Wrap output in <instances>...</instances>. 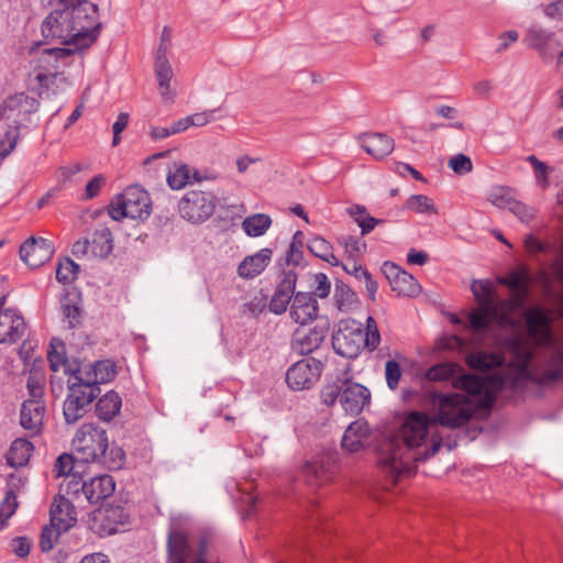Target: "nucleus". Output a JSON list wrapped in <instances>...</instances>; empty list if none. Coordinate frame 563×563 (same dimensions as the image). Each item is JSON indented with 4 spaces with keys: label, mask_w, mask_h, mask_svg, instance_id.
I'll list each match as a JSON object with an SVG mask.
<instances>
[{
    "label": "nucleus",
    "mask_w": 563,
    "mask_h": 563,
    "mask_svg": "<svg viewBox=\"0 0 563 563\" xmlns=\"http://www.w3.org/2000/svg\"><path fill=\"white\" fill-rule=\"evenodd\" d=\"M462 367L452 362L439 363L426 372L430 382L452 379L455 388L467 395L432 393L431 400L438 409L435 417L411 412L401 427L399 434L384 440L378 446V463L396 483L402 476L417 470V462L433 456L442 445L438 427L460 428L475 413V407L490 408L494 404L489 382L478 375L461 374Z\"/></svg>",
    "instance_id": "nucleus-1"
},
{
    "label": "nucleus",
    "mask_w": 563,
    "mask_h": 563,
    "mask_svg": "<svg viewBox=\"0 0 563 563\" xmlns=\"http://www.w3.org/2000/svg\"><path fill=\"white\" fill-rule=\"evenodd\" d=\"M62 9L53 10L42 23L45 40L58 41L80 51L91 46L99 35L98 7L87 0H59Z\"/></svg>",
    "instance_id": "nucleus-2"
},
{
    "label": "nucleus",
    "mask_w": 563,
    "mask_h": 563,
    "mask_svg": "<svg viewBox=\"0 0 563 563\" xmlns=\"http://www.w3.org/2000/svg\"><path fill=\"white\" fill-rule=\"evenodd\" d=\"M320 400L327 407L340 404L345 413L357 416L369 408L372 393L353 378L350 366H346L325 382L320 390Z\"/></svg>",
    "instance_id": "nucleus-3"
},
{
    "label": "nucleus",
    "mask_w": 563,
    "mask_h": 563,
    "mask_svg": "<svg viewBox=\"0 0 563 563\" xmlns=\"http://www.w3.org/2000/svg\"><path fill=\"white\" fill-rule=\"evenodd\" d=\"M511 347L519 363L520 374L527 380L540 386H548L563 377V349L550 357L549 365L551 368L533 371L530 368V363L534 356L533 349L527 345L520 336L512 339Z\"/></svg>",
    "instance_id": "nucleus-4"
},
{
    "label": "nucleus",
    "mask_w": 563,
    "mask_h": 563,
    "mask_svg": "<svg viewBox=\"0 0 563 563\" xmlns=\"http://www.w3.org/2000/svg\"><path fill=\"white\" fill-rule=\"evenodd\" d=\"M100 391V387L85 380L80 368L73 371L68 380V394L63 405L66 423L74 424L80 420L90 410Z\"/></svg>",
    "instance_id": "nucleus-5"
},
{
    "label": "nucleus",
    "mask_w": 563,
    "mask_h": 563,
    "mask_svg": "<svg viewBox=\"0 0 563 563\" xmlns=\"http://www.w3.org/2000/svg\"><path fill=\"white\" fill-rule=\"evenodd\" d=\"M73 446L82 463L97 464L109 449L108 433L97 423H84L73 439Z\"/></svg>",
    "instance_id": "nucleus-6"
},
{
    "label": "nucleus",
    "mask_w": 563,
    "mask_h": 563,
    "mask_svg": "<svg viewBox=\"0 0 563 563\" xmlns=\"http://www.w3.org/2000/svg\"><path fill=\"white\" fill-rule=\"evenodd\" d=\"M108 213L114 221L123 218L145 220L151 214L150 196L141 186H129L117 197V202L108 206Z\"/></svg>",
    "instance_id": "nucleus-7"
},
{
    "label": "nucleus",
    "mask_w": 563,
    "mask_h": 563,
    "mask_svg": "<svg viewBox=\"0 0 563 563\" xmlns=\"http://www.w3.org/2000/svg\"><path fill=\"white\" fill-rule=\"evenodd\" d=\"M216 206L217 197L212 192L190 190L178 201V212L184 220L200 224L212 217Z\"/></svg>",
    "instance_id": "nucleus-8"
},
{
    "label": "nucleus",
    "mask_w": 563,
    "mask_h": 563,
    "mask_svg": "<svg viewBox=\"0 0 563 563\" xmlns=\"http://www.w3.org/2000/svg\"><path fill=\"white\" fill-rule=\"evenodd\" d=\"M40 108V102L34 97L24 92L8 97L0 106V121H5L9 129L14 131L31 122V115Z\"/></svg>",
    "instance_id": "nucleus-9"
},
{
    "label": "nucleus",
    "mask_w": 563,
    "mask_h": 563,
    "mask_svg": "<svg viewBox=\"0 0 563 563\" xmlns=\"http://www.w3.org/2000/svg\"><path fill=\"white\" fill-rule=\"evenodd\" d=\"M332 347L336 354L343 357L358 356L364 347L362 324L341 322L332 334Z\"/></svg>",
    "instance_id": "nucleus-10"
},
{
    "label": "nucleus",
    "mask_w": 563,
    "mask_h": 563,
    "mask_svg": "<svg viewBox=\"0 0 563 563\" xmlns=\"http://www.w3.org/2000/svg\"><path fill=\"white\" fill-rule=\"evenodd\" d=\"M207 547V539L201 538L192 563H209L206 560ZM190 551L188 537L177 529H170L167 536V563H187Z\"/></svg>",
    "instance_id": "nucleus-11"
},
{
    "label": "nucleus",
    "mask_w": 563,
    "mask_h": 563,
    "mask_svg": "<svg viewBox=\"0 0 563 563\" xmlns=\"http://www.w3.org/2000/svg\"><path fill=\"white\" fill-rule=\"evenodd\" d=\"M323 362L314 358H302L292 364L286 373V383L294 390L309 389L320 377Z\"/></svg>",
    "instance_id": "nucleus-12"
},
{
    "label": "nucleus",
    "mask_w": 563,
    "mask_h": 563,
    "mask_svg": "<svg viewBox=\"0 0 563 563\" xmlns=\"http://www.w3.org/2000/svg\"><path fill=\"white\" fill-rule=\"evenodd\" d=\"M330 324L327 319H320L313 328L297 329L291 339V349L300 355L318 351L329 333Z\"/></svg>",
    "instance_id": "nucleus-13"
},
{
    "label": "nucleus",
    "mask_w": 563,
    "mask_h": 563,
    "mask_svg": "<svg viewBox=\"0 0 563 563\" xmlns=\"http://www.w3.org/2000/svg\"><path fill=\"white\" fill-rule=\"evenodd\" d=\"M54 254L51 241L44 238H29L20 247L21 260L31 268H37L47 263Z\"/></svg>",
    "instance_id": "nucleus-14"
},
{
    "label": "nucleus",
    "mask_w": 563,
    "mask_h": 563,
    "mask_svg": "<svg viewBox=\"0 0 563 563\" xmlns=\"http://www.w3.org/2000/svg\"><path fill=\"white\" fill-rule=\"evenodd\" d=\"M528 335L537 344H545L551 339L550 318L542 307H532L523 313Z\"/></svg>",
    "instance_id": "nucleus-15"
},
{
    "label": "nucleus",
    "mask_w": 563,
    "mask_h": 563,
    "mask_svg": "<svg viewBox=\"0 0 563 563\" xmlns=\"http://www.w3.org/2000/svg\"><path fill=\"white\" fill-rule=\"evenodd\" d=\"M123 508L107 507L98 508L92 511L90 517V528L100 536L113 534L118 530V523H122Z\"/></svg>",
    "instance_id": "nucleus-16"
},
{
    "label": "nucleus",
    "mask_w": 563,
    "mask_h": 563,
    "mask_svg": "<svg viewBox=\"0 0 563 563\" xmlns=\"http://www.w3.org/2000/svg\"><path fill=\"white\" fill-rule=\"evenodd\" d=\"M75 52L77 51L71 47L43 48L38 62L44 71H38L35 76L40 85L43 87L49 77H55L59 68L58 62Z\"/></svg>",
    "instance_id": "nucleus-17"
},
{
    "label": "nucleus",
    "mask_w": 563,
    "mask_h": 563,
    "mask_svg": "<svg viewBox=\"0 0 563 563\" xmlns=\"http://www.w3.org/2000/svg\"><path fill=\"white\" fill-rule=\"evenodd\" d=\"M166 179L172 189L180 190L189 184L199 183L203 179H216V175L207 173L202 175L184 162H175L169 168Z\"/></svg>",
    "instance_id": "nucleus-18"
},
{
    "label": "nucleus",
    "mask_w": 563,
    "mask_h": 563,
    "mask_svg": "<svg viewBox=\"0 0 563 563\" xmlns=\"http://www.w3.org/2000/svg\"><path fill=\"white\" fill-rule=\"evenodd\" d=\"M297 282V274L294 271L284 272L282 280L278 283L276 290L269 301V311L275 314H282L294 298Z\"/></svg>",
    "instance_id": "nucleus-19"
},
{
    "label": "nucleus",
    "mask_w": 563,
    "mask_h": 563,
    "mask_svg": "<svg viewBox=\"0 0 563 563\" xmlns=\"http://www.w3.org/2000/svg\"><path fill=\"white\" fill-rule=\"evenodd\" d=\"M49 519L53 526L62 531H68L77 522L75 506L65 496H55L49 508Z\"/></svg>",
    "instance_id": "nucleus-20"
},
{
    "label": "nucleus",
    "mask_w": 563,
    "mask_h": 563,
    "mask_svg": "<svg viewBox=\"0 0 563 563\" xmlns=\"http://www.w3.org/2000/svg\"><path fill=\"white\" fill-rule=\"evenodd\" d=\"M24 319L11 309L0 312V343L12 344L18 342L25 333Z\"/></svg>",
    "instance_id": "nucleus-21"
},
{
    "label": "nucleus",
    "mask_w": 563,
    "mask_h": 563,
    "mask_svg": "<svg viewBox=\"0 0 563 563\" xmlns=\"http://www.w3.org/2000/svg\"><path fill=\"white\" fill-rule=\"evenodd\" d=\"M318 301L310 292H297L290 306L291 319L305 325L318 317Z\"/></svg>",
    "instance_id": "nucleus-22"
},
{
    "label": "nucleus",
    "mask_w": 563,
    "mask_h": 563,
    "mask_svg": "<svg viewBox=\"0 0 563 563\" xmlns=\"http://www.w3.org/2000/svg\"><path fill=\"white\" fill-rule=\"evenodd\" d=\"M273 251L261 249L255 254L246 256L238 266V275L244 279H253L261 275L272 262Z\"/></svg>",
    "instance_id": "nucleus-23"
},
{
    "label": "nucleus",
    "mask_w": 563,
    "mask_h": 563,
    "mask_svg": "<svg viewBox=\"0 0 563 563\" xmlns=\"http://www.w3.org/2000/svg\"><path fill=\"white\" fill-rule=\"evenodd\" d=\"M361 147L376 159L388 156L395 147L393 137L385 133H364L360 136Z\"/></svg>",
    "instance_id": "nucleus-24"
},
{
    "label": "nucleus",
    "mask_w": 563,
    "mask_h": 563,
    "mask_svg": "<svg viewBox=\"0 0 563 563\" xmlns=\"http://www.w3.org/2000/svg\"><path fill=\"white\" fill-rule=\"evenodd\" d=\"M498 283L508 286L515 294L514 299L504 302L510 311L523 305L529 294L527 273L511 272L508 276L498 278Z\"/></svg>",
    "instance_id": "nucleus-25"
},
{
    "label": "nucleus",
    "mask_w": 563,
    "mask_h": 563,
    "mask_svg": "<svg viewBox=\"0 0 563 563\" xmlns=\"http://www.w3.org/2000/svg\"><path fill=\"white\" fill-rule=\"evenodd\" d=\"M82 487L87 501L93 505L110 497L115 489V483L112 476L103 474L90 478Z\"/></svg>",
    "instance_id": "nucleus-26"
},
{
    "label": "nucleus",
    "mask_w": 563,
    "mask_h": 563,
    "mask_svg": "<svg viewBox=\"0 0 563 563\" xmlns=\"http://www.w3.org/2000/svg\"><path fill=\"white\" fill-rule=\"evenodd\" d=\"M45 413L44 401L26 399L23 401L20 411V423L22 428L37 434L43 426Z\"/></svg>",
    "instance_id": "nucleus-27"
},
{
    "label": "nucleus",
    "mask_w": 563,
    "mask_h": 563,
    "mask_svg": "<svg viewBox=\"0 0 563 563\" xmlns=\"http://www.w3.org/2000/svg\"><path fill=\"white\" fill-rule=\"evenodd\" d=\"M334 464L328 459H317L308 462L302 468V476L310 486H321L333 475Z\"/></svg>",
    "instance_id": "nucleus-28"
},
{
    "label": "nucleus",
    "mask_w": 563,
    "mask_h": 563,
    "mask_svg": "<svg viewBox=\"0 0 563 563\" xmlns=\"http://www.w3.org/2000/svg\"><path fill=\"white\" fill-rule=\"evenodd\" d=\"M369 437V427L364 420L352 422L342 437V448L354 453L361 451Z\"/></svg>",
    "instance_id": "nucleus-29"
},
{
    "label": "nucleus",
    "mask_w": 563,
    "mask_h": 563,
    "mask_svg": "<svg viewBox=\"0 0 563 563\" xmlns=\"http://www.w3.org/2000/svg\"><path fill=\"white\" fill-rule=\"evenodd\" d=\"M121 407V396L117 391L110 390L98 399L95 411L100 420L110 422L120 413Z\"/></svg>",
    "instance_id": "nucleus-30"
},
{
    "label": "nucleus",
    "mask_w": 563,
    "mask_h": 563,
    "mask_svg": "<svg viewBox=\"0 0 563 563\" xmlns=\"http://www.w3.org/2000/svg\"><path fill=\"white\" fill-rule=\"evenodd\" d=\"M117 376L115 363L111 360L95 362L86 373L85 380L99 387L100 384L112 382Z\"/></svg>",
    "instance_id": "nucleus-31"
},
{
    "label": "nucleus",
    "mask_w": 563,
    "mask_h": 563,
    "mask_svg": "<svg viewBox=\"0 0 563 563\" xmlns=\"http://www.w3.org/2000/svg\"><path fill=\"white\" fill-rule=\"evenodd\" d=\"M155 73L161 93L164 98H167L169 84L173 78V69L167 58L166 47H164L163 44H159L156 52Z\"/></svg>",
    "instance_id": "nucleus-32"
},
{
    "label": "nucleus",
    "mask_w": 563,
    "mask_h": 563,
    "mask_svg": "<svg viewBox=\"0 0 563 563\" xmlns=\"http://www.w3.org/2000/svg\"><path fill=\"white\" fill-rule=\"evenodd\" d=\"M90 246L93 256L107 257L113 250V238L110 229L106 225H99L92 233Z\"/></svg>",
    "instance_id": "nucleus-33"
},
{
    "label": "nucleus",
    "mask_w": 563,
    "mask_h": 563,
    "mask_svg": "<svg viewBox=\"0 0 563 563\" xmlns=\"http://www.w3.org/2000/svg\"><path fill=\"white\" fill-rule=\"evenodd\" d=\"M33 449L31 441L23 438L15 439L7 454L8 464L12 467L24 466L29 462Z\"/></svg>",
    "instance_id": "nucleus-34"
},
{
    "label": "nucleus",
    "mask_w": 563,
    "mask_h": 563,
    "mask_svg": "<svg viewBox=\"0 0 563 563\" xmlns=\"http://www.w3.org/2000/svg\"><path fill=\"white\" fill-rule=\"evenodd\" d=\"M471 290L479 307L485 309H497L496 294L493 284L488 279H475Z\"/></svg>",
    "instance_id": "nucleus-35"
},
{
    "label": "nucleus",
    "mask_w": 563,
    "mask_h": 563,
    "mask_svg": "<svg viewBox=\"0 0 563 563\" xmlns=\"http://www.w3.org/2000/svg\"><path fill=\"white\" fill-rule=\"evenodd\" d=\"M272 225V219L268 214L256 213L246 217L242 222V229L246 235L252 238L262 236Z\"/></svg>",
    "instance_id": "nucleus-36"
},
{
    "label": "nucleus",
    "mask_w": 563,
    "mask_h": 563,
    "mask_svg": "<svg viewBox=\"0 0 563 563\" xmlns=\"http://www.w3.org/2000/svg\"><path fill=\"white\" fill-rule=\"evenodd\" d=\"M308 250L317 257L323 260L332 266L339 265V260L333 254V246L321 236H313L308 242Z\"/></svg>",
    "instance_id": "nucleus-37"
},
{
    "label": "nucleus",
    "mask_w": 563,
    "mask_h": 563,
    "mask_svg": "<svg viewBox=\"0 0 563 563\" xmlns=\"http://www.w3.org/2000/svg\"><path fill=\"white\" fill-rule=\"evenodd\" d=\"M47 360L49 363V368L53 372H58L62 366H64L65 374H70L74 369H70L67 366V358L65 356V345L62 341L53 339L51 342V350L47 354Z\"/></svg>",
    "instance_id": "nucleus-38"
},
{
    "label": "nucleus",
    "mask_w": 563,
    "mask_h": 563,
    "mask_svg": "<svg viewBox=\"0 0 563 563\" xmlns=\"http://www.w3.org/2000/svg\"><path fill=\"white\" fill-rule=\"evenodd\" d=\"M391 289L399 296L415 297L420 294L421 286L411 274L404 271L391 286Z\"/></svg>",
    "instance_id": "nucleus-39"
},
{
    "label": "nucleus",
    "mask_w": 563,
    "mask_h": 563,
    "mask_svg": "<svg viewBox=\"0 0 563 563\" xmlns=\"http://www.w3.org/2000/svg\"><path fill=\"white\" fill-rule=\"evenodd\" d=\"M63 321L67 323L69 329H74L80 324L81 309L76 298L66 296L62 300Z\"/></svg>",
    "instance_id": "nucleus-40"
},
{
    "label": "nucleus",
    "mask_w": 563,
    "mask_h": 563,
    "mask_svg": "<svg viewBox=\"0 0 563 563\" xmlns=\"http://www.w3.org/2000/svg\"><path fill=\"white\" fill-rule=\"evenodd\" d=\"M497 309H485L478 307L468 314L470 327L474 332H483L490 327V317L496 314Z\"/></svg>",
    "instance_id": "nucleus-41"
},
{
    "label": "nucleus",
    "mask_w": 563,
    "mask_h": 563,
    "mask_svg": "<svg viewBox=\"0 0 563 563\" xmlns=\"http://www.w3.org/2000/svg\"><path fill=\"white\" fill-rule=\"evenodd\" d=\"M84 464L78 455H71L67 453H63L59 455L55 463V470L57 476H69L74 473H79V467Z\"/></svg>",
    "instance_id": "nucleus-42"
},
{
    "label": "nucleus",
    "mask_w": 563,
    "mask_h": 563,
    "mask_svg": "<svg viewBox=\"0 0 563 563\" xmlns=\"http://www.w3.org/2000/svg\"><path fill=\"white\" fill-rule=\"evenodd\" d=\"M125 462V452L121 446L118 445H109L107 452H104V459H99V465L104 466L110 471L120 470Z\"/></svg>",
    "instance_id": "nucleus-43"
},
{
    "label": "nucleus",
    "mask_w": 563,
    "mask_h": 563,
    "mask_svg": "<svg viewBox=\"0 0 563 563\" xmlns=\"http://www.w3.org/2000/svg\"><path fill=\"white\" fill-rule=\"evenodd\" d=\"M78 272L79 265L71 258L65 257L57 264L56 279L64 285L70 284L77 278Z\"/></svg>",
    "instance_id": "nucleus-44"
},
{
    "label": "nucleus",
    "mask_w": 563,
    "mask_h": 563,
    "mask_svg": "<svg viewBox=\"0 0 563 563\" xmlns=\"http://www.w3.org/2000/svg\"><path fill=\"white\" fill-rule=\"evenodd\" d=\"M338 243L344 247L349 258L352 260H355L366 251V242L353 235H341L338 238Z\"/></svg>",
    "instance_id": "nucleus-45"
},
{
    "label": "nucleus",
    "mask_w": 563,
    "mask_h": 563,
    "mask_svg": "<svg viewBox=\"0 0 563 563\" xmlns=\"http://www.w3.org/2000/svg\"><path fill=\"white\" fill-rule=\"evenodd\" d=\"M406 208L418 213H438L434 203L424 195H412L406 201Z\"/></svg>",
    "instance_id": "nucleus-46"
},
{
    "label": "nucleus",
    "mask_w": 563,
    "mask_h": 563,
    "mask_svg": "<svg viewBox=\"0 0 563 563\" xmlns=\"http://www.w3.org/2000/svg\"><path fill=\"white\" fill-rule=\"evenodd\" d=\"M65 532L66 531H62L58 527H55L52 523L49 526H45L40 539L41 551L45 553L49 552L58 541L59 537Z\"/></svg>",
    "instance_id": "nucleus-47"
},
{
    "label": "nucleus",
    "mask_w": 563,
    "mask_h": 563,
    "mask_svg": "<svg viewBox=\"0 0 563 563\" xmlns=\"http://www.w3.org/2000/svg\"><path fill=\"white\" fill-rule=\"evenodd\" d=\"M267 307V298L264 295H256L242 306V313L257 318Z\"/></svg>",
    "instance_id": "nucleus-48"
},
{
    "label": "nucleus",
    "mask_w": 563,
    "mask_h": 563,
    "mask_svg": "<svg viewBox=\"0 0 563 563\" xmlns=\"http://www.w3.org/2000/svg\"><path fill=\"white\" fill-rule=\"evenodd\" d=\"M488 200L494 205L496 206L497 208H500V209H510L511 207V203L510 202H514L516 199H514L511 196H510V192L508 189L506 188H503V187H498V188H494L490 194H489V197H488Z\"/></svg>",
    "instance_id": "nucleus-49"
},
{
    "label": "nucleus",
    "mask_w": 563,
    "mask_h": 563,
    "mask_svg": "<svg viewBox=\"0 0 563 563\" xmlns=\"http://www.w3.org/2000/svg\"><path fill=\"white\" fill-rule=\"evenodd\" d=\"M16 508V496L12 489H9L0 504V523L3 525L15 512Z\"/></svg>",
    "instance_id": "nucleus-50"
},
{
    "label": "nucleus",
    "mask_w": 563,
    "mask_h": 563,
    "mask_svg": "<svg viewBox=\"0 0 563 563\" xmlns=\"http://www.w3.org/2000/svg\"><path fill=\"white\" fill-rule=\"evenodd\" d=\"M495 360V357L485 353H471L466 357V363L470 367L487 371L493 367Z\"/></svg>",
    "instance_id": "nucleus-51"
},
{
    "label": "nucleus",
    "mask_w": 563,
    "mask_h": 563,
    "mask_svg": "<svg viewBox=\"0 0 563 563\" xmlns=\"http://www.w3.org/2000/svg\"><path fill=\"white\" fill-rule=\"evenodd\" d=\"M510 203L511 207L509 211L514 213L521 222L530 223L534 219L537 211L533 207L527 206L517 200Z\"/></svg>",
    "instance_id": "nucleus-52"
},
{
    "label": "nucleus",
    "mask_w": 563,
    "mask_h": 563,
    "mask_svg": "<svg viewBox=\"0 0 563 563\" xmlns=\"http://www.w3.org/2000/svg\"><path fill=\"white\" fill-rule=\"evenodd\" d=\"M18 139L19 132L8 128L0 139V159L5 158L14 150Z\"/></svg>",
    "instance_id": "nucleus-53"
},
{
    "label": "nucleus",
    "mask_w": 563,
    "mask_h": 563,
    "mask_svg": "<svg viewBox=\"0 0 563 563\" xmlns=\"http://www.w3.org/2000/svg\"><path fill=\"white\" fill-rule=\"evenodd\" d=\"M385 376L387 386L395 390L399 384V379L401 377V371L398 362L395 360H389L385 365Z\"/></svg>",
    "instance_id": "nucleus-54"
},
{
    "label": "nucleus",
    "mask_w": 563,
    "mask_h": 563,
    "mask_svg": "<svg viewBox=\"0 0 563 563\" xmlns=\"http://www.w3.org/2000/svg\"><path fill=\"white\" fill-rule=\"evenodd\" d=\"M449 166L454 170V173L460 175L470 173L473 168L471 158L461 153L450 158Z\"/></svg>",
    "instance_id": "nucleus-55"
},
{
    "label": "nucleus",
    "mask_w": 563,
    "mask_h": 563,
    "mask_svg": "<svg viewBox=\"0 0 563 563\" xmlns=\"http://www.w3.org/2000/svg\"><path fill=\"white\" fill-rule=\"evenodd\" d=\"M107 178L102 174H98L92 179H90L85 188L84 199L91 200L96 198L101 188L106 185Z\"/></svg>",
    "instance_id": "nucleus-56"
},
{
    "label": "nucleus",
    "mask_w": 563,
    "mask_h": 563,
    "mask_svg": "<svg viewBox=\"0 0 563 563\" xmlns=\"http://www.w3.org/2000/svg\"><path fill=\"white\" fill-rule=\"evenodd\" d=\"M26 388L29 391V399L43 401L44 396V384L42 378L36 375H30L26 382Z\"/></svg>",
    "instance_id": "nucleus-57"
},
{
    "label": "nucleus",
    "mask_w": 563,
    "mask_h": 563,
    "mask_svg": "<svg viewBox=\"0 0 563 563\" xmlns=\"http://www.w3.org/2000/svg\"><path fill=\"white\" fill-rule=\"evenodd\" d=\"M32 548V540L27 537L21 536L12 540V551L19 558H26Z\"/></svg>",
    "instance_id": "nucleus-58"
},
{
    "label": "nucleus",
    "mask_w": 563,
    "mask_h": 563,
    "mask_svg": "<svg viewBox=\"0 0 563 563\" xmlns=\"http://www.w3.org/2000/svg\"><path fill=\"white\" fill-rule=\"evenodd\" d=\"M314 283L317 284V287L313 292V297L318 296L319 298H325L330 294L331 289V283L328 278V276L323 273H318L314 275Z\"/></svg>",
    "instance_id": "nucleus-59"
},
{
    "label": "nucleus",
    "mask_w": 563,
    "mask_h": 563,
    "mask_svg": "<svg viewBox=\"0 0 563 563\" xmlns=\"http://www.w3.org/2000/svg\"><path fill=\"white\" fill-rule=\"evenodd\" d=\"M78 473L70 474L67 476L65 483V492L68 495L77 496L79 493L84 494V485H86L87 481L82 479L81 476L77 477Z\"/></svg>",
    "instance_id": "nucleus-60"
},
{
    "label": "nucleus",
    "mask_w": 563,
    "mask_h": 563,
    "mask_svg": "<svg viewBox=\"0 0 563 563\" xmlns=\"http://www.w3.org/2000/svg\"><path fill=\"white\" fill-rule=\"evenodd\" d=\"M353 296L354 294L345 284L338 283L335 285L334 298L339 309H342L347 302H351Z\"/></svg>",
    "instance_id": "nucleus-61"
},
{
    "label": "nucleus",
    "mask_w": 563,
    "mask_h": 563,
    "mask_svg": "<svg viewBox=\"0 0 563 563\" xmlns=\"http://www.w3.org/2000/svg\"><path fill=\"white\" fill-rule=\"evenodd\" d=\"M217 111V109H212L188 115L189 126H205L214 119Z\"/></svg>",
    "instance_id": "nucleus-62"
},
{
    "label": "nucleus",
    "mask_w": 563,
    "mask_h": 563,
    "mask_svg": "<svg viewBox=\"0 0 563 563\" xmlns=\"http://www.w3.org/2000/svg\"><path fill=\"white\" fill-rule=\"evenodd\" d=\"M384 220L374 218L369 214H365L364 218H357L356 223L361 228V234L366 235L371 233L375 227L379 223H383Z\"/></svg>",
    "instance_id": "nucleus-63"
},
{
    "label": "nucleus",
    "mask_w": 563,
    "mask_h": 563,
    "mask_svg": "<svg viewBox=\"0 0 563 563\" xmlns=\"http://www.w3.org/2000/svg\"><path fill=\"white\" fill-rule=\"evenodd\" d=\"M499 45L496 48L497 53L506 51L511 43H515L519 38V33L515 30L507 31L499 35Z\"/></svg>",
    "instance_id": "nucleus-64"
}]
</instances>
